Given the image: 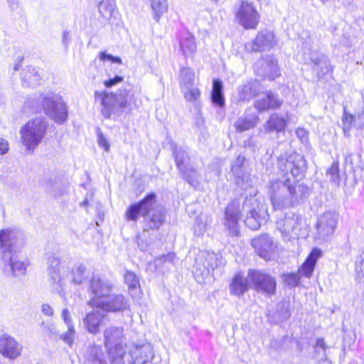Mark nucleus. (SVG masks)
Returning a JSON list of instances; mask_svg holds the SVG:
<instances>
[{
    "label": "nucleus",
    "instance_id": "f257e3e1",
    "mask_svg": "<svg viewBox=\"0 0 364 364\" xmlns=\"http://www.w3.org/2000/svg\"><path fill=\"white\" fill-rule=\"evenodd\" d=\"M278 166L284 178H272L268 185V195L274 210L294 207L309 196V188L303 183L291 182L288 174L301 179L306 171V161L297 153L285 154L278 160Z\"/></svg>",
    "mask_w": 364,
    "mask_h": 364
},
{
    "label": "nucleus",
    "instance_id": "f03ea898",
    "mask_svg": "<svg viewBox=\"0 0 364 364\" xmlns=\"http://www.w3.org/2000/svg\"><path fill=\"white\" fill-rule=\"evenodd\" d=\"M25 243V236L18 229L6 228L0 231V257L4 262L6 271L11 272L13 276L26 273L27 264L18 256Z\"/></svg>",
    "mask_w": 364,
    "mask_h": 364
},
{
    "label": "nucleus",
    "instance_id": "7ed1b4c3",
    "mask_svg": "<svg viewBox=\"0 0 364 364\" xmlns=\"http://www.w3.org/2000/svg\"><path fill=\"white\" fill-rule=\"evenodd\" d=\"M139 216L144 218V231L158 230L164 223L165 213L156 205L155 193H150L138 203L130 205L125 213L127 220L136 222Z\"/></svg>",
    "mask_w": 364,
    "mask_h": 364
},
{
    "label": "nucleus",
    "instance_id": "20e7f679",
    "mask_svg": "<svg viewBox=\"0 0 364 364\" xmlns=\"http://www.w3.org/2000/svg\"><path fill=\"white\" fill-rule=\"evenodd\" d=\"M95 101L101 105V112L104 117L116 120L125 111L136 106L134 92L128 89L119 90L116 93L95 92Z\"/></svg>",
    "mask_w": 364,
    "mask_h": 364
},
{
    "label": "nucleus",
    "instance_id": "39448f33",
    "mask_svg": "<svg viewBox=\"0 0 364 364\" xmlns=\"http://www.w3.org/2000/svg\"><path fill=\"white\" fill-rule=\"evenodd\" d=\"M105 346L112 364H124L126 353L124 328L114 326L107 327L104 331Z\"/></svg>",
    "mask_w": 364,
    "mask_h": 364
},
{
    "label": "nucleus",
    "instance_id": "423d86ee",
    "mask_svg": "<svg viewBox=\"0 0 364 364\" xmlns=\"http://www.w3.org/2000/svg\"><path fill=\"white\" fill-rule=\"evenodd\" d=\"M44 112L58 124L63 123L68 117V107L58 94L46 92L38 97Z\"/></svg>",
    "mask_w": 364,
    "mask_h": 364
},
{
    "label": "nucleus",
    "instance_id": "0eeeda50",
    "mask_svg": "<svg viewBox=\"0 0 364 364\" xmlns=\"http://www.w3.org/2000/svg\"><path fill=\"white\" fill-rule=\"evenodd\" d=\"M276 225L285 241L296 240L306 235L302 217L294 212L286 213L283 217L277 220Z\"/></svg>",
    "mask_w": 364,
    "mask_h": 364
},
{
    "label": "nucleus",
    "instance_id": "6e6552de",
    "mask_svg": "<svg viewBox=\"0 0 364 364\" xmlns=\"http://www.w3.org/2000/svg\"><path fill=\"white\" fill-rule=\"evenodd\" d=\"M47 125L43 118L36 117L28 122L20 130L22 143L28 151H33L46 134Z\"/></svg>",
    "mask_w": 364,
    "mask_h": 364
},
{
    "label": "nucleus",
    "instance_id": "1a4fd4ad",
    "mask_svg": "<svg viewBox=\"0 0 364 364\" xmlns=\"http://www.w3.org/2000/svg\"><path fill=\"white\" fill-rule=\"evenodd\" d=\"M223 264L221 257L214 252H200L195 259L193 274L199 283H203L215 268Z\"/></svg>",
    "mask_w": 364,
    "mask_h": 364
},
{
    "label": "nucleus",
    "instance_id": "9d476101",
    "mask_svg": "<svg viewBox=\"0 0 364 364\" xmlns=\"http://www.w3.org/2000/svg\"><path fill=\"white\" fill-rule=\"evenodd\" d=\"M248 278L252 287L257 292H261L267 296H272L276 292L277 281L275 277L264 272L250 269Z\"/></svg>",
    "mask_w": 364,
    "mask_h": 364
},
{
    "label": "nucleus",
    "instance_id": "9b49d317",
    "mask_svg": "<svg viewBox=\"0 0 364 364\" xmlns=\"http://www.w3.org/2000/svg\"><path fill=\"white\" fill-rule=\"evenodd\" d=\"M235 17L241 26L246 29L257 27L259 16L253 4L246 0L240 1L235 11Z\"/></svg>",
    "mask_w": 364,
    "mask_h": 364
},
{
    "label": "nucleus",
    "instance_id": "f8f14e48",
    "mask_svg": "<svg viewBox=\"0 0 364 364\" xmlns=\"http://www.w3.org/2000/svg\"><path fill=\"white\" fill-rule=\"evenodd\" d=\"M92 306L107 312H122L129 309L128 299L122 294H113L105 299H95Z\"/></svg>",
    "mask_w": 364,
    "mask_h": 364
},
{
    "label": "nucleus",
    "instance_id": "ddd939ff",
    "mask_svg": "<svg viewBox=\"0 0 364 364\" xmlns=\"http://www.w3.org/2000/svg\"><path fill=\"white\" fill-rule=\"evenodd\" d=\"M113 289L112 283L99 275H92L89 283V291L92 295L90 304L95 299H105L110 295Z\"/></svg>",
    "mask_w": 364,
    "mask_h": 364
},
{
    "label": "nucleus",
    "instance_id": "4468645a",
    "mask_svg": "<svg viewBox=\"0 0 364 364\" xmlns=\"http://www.w3.org/2000/svg\"><path fill=\"white\" fill-rule=\"evenodd\" d=\"M338 215L336 212L328 211L322 214L317 222V234L321 239H326L334 233Z\"/></svg>",
    "mask_w": 364,
    "mask_h": 364
},
{
    "label": "nucleus",
    "instance_id": "2eb2a0df",
    "mask_svg": "<svg viewBox=\"0 0 364 364\" xmlns=\"http://www.w3.org/2000/svg\"><path fill=\"white\" fill-rule=\"evenodd\" d=\"M240 205L237 201H232L226 208L225 213V225L230 235L237 236L239 234L238 221L241 218Z\"/></svg>",
    "mask_w": 364,
    "mask_h": 364
},
{
    "label": "nucleus",
    "instance_id": "dca6fc26",
    "mask_svg": "<svg viewBox=\"0 0 364 364\" xmlns=\"http://www.w3.org/2000/svg\"><path fill=\"white\" fill-rule=\"evenodd\" d=\"M231 171L235 177L236 183L242 188L249 185L250 173L246 164L245 157L238 156L232 165Z\"/></svg>",
    "mask_w": 364,
    "mask_h": 364
},
{
    "label": "nucleus",
    "instance_id": "f3484780",
    "mask_svg": "<svg viewBox=\"0 0 364 364\" xmlns=\"http://www.w3.org/2000/svg\"><path fill=\"white\" fill-rule=\"evenodd\" d=\"M255 69L259 75L269 80H274L280 75L277 61L272 56H266L264 59L257 62Z\"/></svg>",
    "mask_w": 364,
    "mask_h": 364
},
{
    "label": "nucleus",
    "instance_id": "a211bd4d",
    "mask_svg": "<svg viewBox=\"0 0 364 364\" xmlns=\"http://www.w3.org/2000/svg\"><path fill=\"white\" fill-rule=\"evenodd\" d=\"M252 245L257 254L266 260L270 259L272 253L276 248L272 238L268 235H262L254 238L252 240Z\"/></svg>",
    "mask_w": 364,
    "mask_h": 364
},
{
    "label": "nucleus",
    "instance_id": "6ab92c4d",
    "mask_svg": "<svg viewBox=\"0 0 364 364\" xmlns=\"http://www.w3.org/2000/svg\"><path fill=\"white\" fill-rule=\"evenodd\" d=\"M22 346L8 334L0 336V353L6 358L16 359L21 353Z\"/></svg>",
    "mask_w": 364,
    "mask_h": 364
},
{
    "label": "nucleus",
    "instance_id": "aec40b11",
    "mask_svg": "<svg viewBox=\"0 0 364 364\" xmlns=\"http://www.w3.org/2000/svg\"><path fill=\"white\" fill-rule=\"evenodd\" d=\"M275 44V38L272 32L263 31L259 32L251 44L247 45L253 51H263L270 49Z\"/></svg>",
    "mask_w": 364,
    "mask_h": 364
},
{
    "label": "nucleus",
    "instance_id": "412c9836",
    "mask_svg": "<svg viewBox=\"0 0 364 364\" xmlns=\"http://www.w3.org/2000/svg\"><path fill=\"white\" fill-rule=\"evenodd\" d=\"M132 361L130 364H146L154 357L153 347L150 343L136 346L129 353Z\"/></svg>",
    "mask_w": 364,
    "mask_h": 364
},
{
    "label": "nucleus",
    "instance_id": "4be33fe9",
    "mask_svg": "<svg viewBox=\"0 0 364 364\" xmlns=\"http://www.w3.org/2000/svg\"><path fill=\"white\" fill-rule=\"evenodd\" d=\"M250 283L248 275L245 277L241 273L235 274L230 282V294L237 297L242 296L249 290Z\"/></svg>",
    "mask_w": 364,
    "mask_h": 364
},
{
    "label": "nucleus",
    "instance_id": "5701e85b",
    "mask_svg": "<svg viewBox=\"0 0 364 364\" xmlns=\"http://www.w3.org/2000/svg\"><path fill=\"white\" fill-rule=\"evenodd\" d=\"M105 318V315L103 313L99 311H94L85 315L82 318V323L85 328L90 333L96 335L100 332V327Z\"/></svg>",
    "mask_w": 364,
    "mask_h": 364
},
{
    "label": "nucleus",
    "instance_id": "b1692460",
    "mask_svg": "<svg viewBox=\"0 0 364 364\" xmlns=\"http://www.w3.org/2000/svg\"><path fill=\"white\" fill-rule=\"evenodd\" d=\"M247 215L245 220V225L252 230H258L261 224L266 220L267 216V210L259 208H253L247 210Z\"/></svg>",
    "mask_w": 364,
    "mask_h": 364
},
{
    "label": "nucleus",
    "instance_id": "393cba45",
    "mask_svg": "<svg viewBox=\"0 0 364 364\" xmlns=\"http://www.w3.org/2000/svg\"><path fill=\"white\" fill-rule=\"evenodd\" d=\"M282 101L279 100L276 95L272 92H266L265 95L257 100L255 107L259 111L262 112L269 109H276L282 105Z\"/></svg>",
    "mask_w": 364,
    "mask_h": 364
},
{
    "label": "nucleus",
    "instance_id": "a878e982",
    "mask_svg": "<svg viewBox=\"0 0 364 364\" xmlns=\"http://www.w3.org/2000/svg\"><path fill=\"white\" fill-rule=\"evenodd\" d=\"M262 89V85L258 81L248 82L239 88V98L241 100H249L259 95Z\"/></svg>",
    "mask_w": 364,
    "mask_h": 364
},
{
    "label": "nucleus",
    "instance_id": "bb28decb",
    "mask_svg": "<svg viewBox=\"0 0 364 364\" xmlns=\"http://www.w3.org/2000/svg\"><path fill=\"white\" fill-rule=\"evenodd\" d=\"M85 359L90 364H107L105 355L101 346H89L85 351Z\"/></svg>",
    "mask_w": 364,
    "mask_h": 364
},
{
    "label": "nucleus",
    "instance_id": "cd10ccee",
    "mask_svg": "<svg viewBox=\"0 0 364 364\" xmlns=\"http://www.w3.org/2000/svg\"><path fill=\"white\" fill-rule=\"evenodd\" d=\"M22 84L26 87L35 86L41 80L40 72L33 66H27L21 73Z\"/></svg>",
    "mask_w": 364,
    "mask_h": 364
},
{
    "label": "nucleus",
    "instance_id": "c85d7f7f",
    "mask_svg": "<svg viewBox=\"0 0 364 364\" xmlns=\"http://www.w3.org/2000/svg\"><path fill=\"white\" fill-rule=\"evenodd\" d=\"M321 255V252L318 249H314L302 264L301 267L299 269V274L301 276L310 277L314 269L316 261Z\"/></svg>",
    "mask_w": 364,
    "mask_h": 364
},
{
    "label": "nucleus",
    "instance_id": "c756f323",
    "mask_svg": "<svg viewBox=\"0 0 364 364\" xmlns=\"http://www.w3.org/2000/svg\"><path fill=\"white\" fill-rule=\"evenodd\" d=\"M211 101L215 105L219 107H223L225 105L223 84L219 79H214L213 81Z\"/></svg>",
    "mask_w": 364,
    "mask_h": 364
},
{
    "label": "nucleus",
    "instance_id": "7c9ffc66",
    "mask_svg": "<svg viewBox=\"0 0 364 364\" xmlns=\"http://www.w3.org/2000/svg\"><path fill=\"white\" fill-rule=\"evenodd\" d=\"M60 260L58 257L50 256L48 258V273L50 279L54 284H58L61 287V276L59 270Z\"/></svg>",
    "mask_w": 364,
    "mask_h": 364
},
{
    "label": "nucleus",
    "instance_id": "2f4dec72",
    "mask_svg": "<svg viewBox=\"0 0 364 364\" xmlns=\"http://www.w3.org/2000/svg\"><path fill=\"white\" fill-rule=\"evenodd\" d=\"M266 132H282L286 127V120L277 114H272L264 124Z\"/></svg>",
    "mask_w": 364,
    "mask_h": 364
},
{
    "label": "nucleus",
    "instance_id": "473e14b6",
    "mask_svg": "<svg viewBox=\"0 0 364 364\" xmlns=\"http://www.w3.org/2000/svg\"><path fill=\"white\" fill-rule=\"evenodd\" d=\"M311 63L314 64L313 69L317 72L318 75L320 73H323L324 71H328L329 67V62L324 55L313 53L310 57Z\"/></svg>",
    "mask_w": 364,
    "mask_h": 364
},
{
    "label": "nucleus",
    "instance_id": "72a5a7b5",
    "mask_svg": "<svg viewBox=\"0 0 364 364\" xmlns=\"http://www.w3.org/2000/svg\"><path fill=\"white\" fill-rule=\"evenodd\" d=\"M183 178H185L190 186L196 189L199 188L201 177L195 168L191 166H186L185 169H183Z\"/></svg>",
    "mask_w": 364,
    "mask_h": 364
},
{
    "label": "nucleus",
    "instance_id": "f704fd0d",
    "mask_svg": "<svg viewBox=\"0 0 364 364\" xmlns=\"http://www.w3.org/2000/svg\"><path fill=\"white\" fill-rule=\"evenodd\" d=\"M71 276L73 283L81 284L88 277V274L83 264H77L71 269Z\"/></svg>",
    "mask_w": 364,
    "mask_h": 364
},
{
    "label": "nucleus",
    "instance_id": "c9c22d12",
    "mask_svg": "<svg viewBox=\"0 0 364 364\" xmlns=\"http://www.w3.org/2000/svg\"><path fill=\"white\" fill-rule=\"evenodd\" d=\"M115 9L114 0H100L98 3V10L100 15L105 19H109Z\"/></svg>",
    "mask_w": 364,
    "mask_h": 364
},
{
    "label": "nucleus",
    "instance_id": "e433bc0d",
    "mask_svg": "<svg viewBox=\"0 0 364 364\" xmlns=\"http://www.w3.org/2000/svg\"><path fill=\"white\" fill-rule=\"evenodd\" d=\"M124 282L128 286L130 293L136 294L140 289L139 279L136 274L132 271L127 270L124 274Z\"/></svg>",
    "mask_w": 364,
    "mask_h": 364
},
{
    "label": "nucleus",
    "instance_id": "4c0bfd02",
    "mask_svg": "<svg viewBox=\"0 0 364 364\" xmlns=\"http://www.w3.org/2000/svg\"><path fill=\"white\" fill-rule=\"evenodd\" d=\"M194 37L189 32L183 33V55H193L196 51Z\"/></svg>",
    "mask_w": 364,
    "mask_h": 364
},
{
    "label": "nucleus",
    "instance_id": "58836bf2",
    "mask_svg": "<svg viewBox=\"0 0 364 364\" xmlns=\"http://www.w3.org/2000/svg\"><path fill=\"white\" fill-rule=\"evenodd\" d=\"M151 8L154 13V18L156 21H159L161 15L167 11V0H151Z\"/></svg>",
    "mask_w": 364,
    "mask_h": 364
},
{
    "label": "nucleus",
    "instance_id": "ea45409f",
    "mask_svg": "<svg viewBox=\"0 0 364 364\" xmlns=\"http://www.w3.org/2000/svg\"><path fill=\"white\" fill-rule=\"evenodd\" d=\"M326 346L323 338H318L315 346L316 354H321V358L318 359L316 364H331V361L326 355Z\"/></svg>",
    "mask_w": 364,
    "mask_h": 364
},
{
    "label": "nucleus",
    "instance_id": "a19ab883",
    "mask_svg": "<svg viewBox=\"0 0 364 364\" xmlns=\"http://www.w3.org/2000/svg\"><path fill=\"white\" fill-rule=\"evenodd\" d=\"M326 176L329 178L331 183L336 186H338L340 182L338 164L333 163L332 166L328 169Z\"/></svg>",
    "mask_w": 364,
    "mask_h": 364
},
{
    "label": "nucleus",
    "instance_id": "79ce46f5",
    "mask_svg": "<svg viewBox=\"0 0 364 364\" xmlns=\"http://www.w3.org/2000/svg\"><path fill=\"white\" fill-rule=\"evenodd\" d=\"M255 125V124L252 120L245 118H240L235 123L236 129L241 132L253 128Z\"/></svg>",
    "mask_w": 364,
    "mask_h": 364
},
{
    "label": "nucleus",
    "instance_id": "37998d69",
    "mask_svg": "<svg viewBox=\"0 0 364 364\" xmlns=\"http://www.w3.org/2000/svg\"><path fill=\"white\" fill-rule=\"evenodd\" d=\"M68 330L66 332L60 336V338L70 347L73 346L74 338L75 336V326H67Z\"/></svg>",
    "mask_w": 364,
    "mask_h": 364
},
{
    "label": "nucleus",
    "instance_id": "c03bdc74",
    "mask_svg": "<svg viewBox=\"0 0 364 364\" xmlns=\"http://www.w3.org/2000/svg\"><path fill=\"white\" fill-rule=\"evenodd\" d=\"M284 282L290 287H294L299 284V276L295 273L284 275Z\"/></svg>",
    "mask_w": 364,
    "mask_h": 364
},
{
    "label": "nucleus",
    "instance_id": "a18cd8bd",
    "mask_svg": "<svg viewBox=\"0 0 364 364\" xmlns=\"http://www.w3.org/2000/svg\"><path fill=\"white\" fill-rule=\"evenodd\" d=\"M200 90L198 88H193L188 92H186V94L185 95V98L188 101L196 102L200 97Z\"/></svg>",
    "mask_w": 364,
    "mask_h": 364
},
{
    "label": "nucleus",
    "instance_id": "49530a36",
    "mask_svg": "<svg viewBox=\"0 0 364 364\" xmlns=\"http://www.w3.org/2000/svg\"><path fill=\"white\" fill-rule=\"evenodd\" d=\"M58 184L56 180L53 181L51 179L47 183L48 191L52 193L54 196H58L60 193V191L58 188Z\"/></svg>",
    "mask_w": 364,
    "mask_h": 364
},
{
    "label": "nucleus",
    "instance_id": "de8ad7c7",
    "mask_svg": "<svg viewBox=\"0 0 364 364\" xmlns=\"http://www.w3.org/2000/svg\"><path fill=\"white\" fill-rule=\"evenodd\" d=\"M123 81V77L119 75H115L112 78H109L107 80H105L104 82V85L106 87L109 88L112 87L114 85H117L118 83H120Z\"/></svg>",
    "mask_w": 364,
    "mask_h": 364
},
{
    "label": "nucleus",
    "instance_id": "09e8293b",
    "mask_svg": "<svg viewBox=\"0 0 364 364\" xmlns=\"http://www.w3.org/2000/svg\"><path fill=\"white\" fill-rule=\"evenodd\" d=\"M61 316L63 319L65 324L67 326H74L73 321H72V318L70 314V312L67 308H65L62 310Z\"/></svg>",
    "mask_w": 364,
    "mask_h": 364
},
{
    "label": "nucleus",
    "instance_id": "8fccbe9b",
    "mask_svg": "<svg viewBox=\"0 0 364 364\" xmlns=\"http://www.w3.org/2000/svg\"><path fill=\"white\" fill-rule=\"evenodd\" d=\"M97 141L99 146L103 148L105 151H109V144L106 139L105 136L101 132L98 134Z\"/></svg>",
    "mask_w": 364,
    "mask_h": 364
},
{
    "label": "nucleus",
    "instance_id": "3c124183",
    "mask_svg": "<svg viewBox=\"0 0 364 364\" xmlns=\"http://www.w3.org/2000/svg\"><path fill=\"white\" fill-rule=\"evenodd\" d=\"M41 311L44 315L48 316H51L53 315V309L52 306L48 304H42Z\"/></svg>",
    "mask_w": 364,
    "mask_h": 364
},
{
    "label": "nucleus",
    "instance_id": "603ef678",
    "mask_svg": "<svg viewBox=\"0 0 364 364\" xmlns=\"http://www.w3.org/2000/svg\"><path fill=\"white\" fill-rule=\"evenodd\" d=\"M70 36L69 35V32L68 31H64L63 32V36H62V43L64 46L65 49H68V45L70 42Z\"/></svg>",
    "mask_w": 364,
    "mask_h": 364
},
{
    "label": "nucleus",
    "instance_id": "864d4df0",
    "mask_svg": "<svg viewBox=\"0 0 364 364\" xmlns=\"http://www.w3.org/2000/svg\"><path fill=\"white\" fill-rule=\"evenodd\" d=\"M6 2L11 11H16L20 7V0H6Z\"/></svg>",
    "mask_w": 364,
    "mask_h": 364
},
{
    "label": "nucleus",
    "instance_id": "5fc2aeb1",
    "mask_svg": "<svg viewBox=\"0 0 364 364\" xmlns=\"http://www.w3.org/2000/svg\"><path fill=\"white\" fill-rule=\"evenodd\" d=\"M8 150H9L8 142L4 139H0V155L6 154Z\"/></svg>",
    "mask_w": 364,
    "mask_h": 364
},
{
    "label": "nucleus",
    "instance_id": "6e6d98bb",
    "mask_svg": "<svg viewBox=\"0 0 364 364\" xmlns=\"http://www.w3.org/2000/svg\"><path fill=\"white\" fill-rule=\"evenodd\" d=\"M185 73L186 76L187 81L188 82H193L195 78V73L194 72L189 68L184 69L183 68V74Z\"/></svg>",
    "mask_w": 364,
    "mask_h": 364
},
{
    "label": "nucleus",
    "instance_id": "4d7b16f0",
    "mask_svg": "<svg viewBox=\"0 0 364 364\" xmlns=\"http://www.w3.org/2000/svg\"><path fill=\"white\" fill-rule=\"evenodd\" d=\"M296 134L301 141H304L307 139L308 132L304 129L299 128L296 130Z\"/></svg>",
    "mask_w": 364,
    "mask_h": 364
},
{
    "label": "nucleus",
    "instance_id": "13d9d810",
    "mask_svg": "<svg viewBox=\"0 0 364 364\" xmlns=\"http://www.w3.org/2000/svg\"><path fill=\"white\" fill-rule=\"evenodd\" d=\"M355 270L358 274H361L364 277V259H360L357 262L355 265Z\"/></svg>",
    "mask_w": 364,
    "mask_h": 364
},
{
    "label": "nucleus",
    "instance_id": "bf43d9fd",
    "mask_svg": "<svg viewBox=\"0 0 364 364\" xmlns=\"http://www.w3.org/2000/svg\"><path fill=\"white\" fill-rule=\"evenodd\" d=\"M353 119H354V117L353 115L345 114V116L343 117V119L345 129L350 127V125L352 123V122L353 121Z\"/></svg>",
    "mask_w": 364,
    "mask_h": 364
},
{
    "label": "nucleus",
    "instance_id": "052dcab7",
    "mask_svg": "<svg viewBox=\"0 0 364 364\" xmlns=\"http://www.w3.org/2000/svg\"><path fill=\"white\" fill-rule=\"evenodd\" d=\"M112 55L111 54H108L105 52H101L100 53V59L102 61L109 60L111 61Z\"/></svg>",
    "mask_w": 364,
    "mask_h": 364
},
{
    "label": "nucleus",
    "instance_id": "680f3d73",
    "mask_svg": "<svg viewBox=\"0 0 364 364\" xmlns=\"http://www.w3.org/2000/svg\"><path fill=\"white\" fill-rule=\"evenodd\" d=\"M137 243H138V246L142 250V251H146V248H147V246H148V244L146 241L143 240H140L138 238V241H137Z\"/></svg>",
    "mask_w": 364,
    "mask_h": 364
},
{
    "label": "nucleus",
    "instance_id": "e2e57ef3",
    "mask_svg": "<svg viewBox=\"0 0 364 364\" xmlns=\"http://www.w3.org/2000/svg\"><path fill=\"white\" fill-rule=\"evenodd\" d=\"M173 156L175 157L176 166H177L178 170L181 171V166L182 165V159L180 158V156L178 154H176L175 151L173 152Z\"/></svg>",
    "mask_w": 364,
    "mask_h": 364
},
{
    "label": "nucleus",
    "instance_id": "0e129e2a",
    "mask_svg": "<svg viewBox=\"0 0 364 364\" xmlns=\"http://www.w3.org/2000/svg\"><path fill=\"white\" fill-rule=\"evenodd\" d=\"M111 62L114 63H118V64H122V59L119 57L113 56V55L112 57Z\"/></svg>",
    "mask_w": 364,
    "mask_h": 364
},
{
    "label": "nucleus",
    "instance_id": "69168bd1",
    "mask_svg": "<svg viewBox=\"0 0 364 364\" xmlns=\"http://www.w3.org/2000/svg\"><path fill=\"white\" fill-rule=\"evenodd\" d=\"M172 257V255H165L161 257V259H163L164 262H166L168 259H171ZM161 259H159V261Z\"/></svg>",
    "mask_w": 364,
    "mask_h": 364
},
{
    "label": "nucleus",
    "instance_id": "338daca9",
    "mask_svg": "<svg viewBox=\"0 0 364 364\" xmlns=\"http://www.w3.org/2000/svg\"><path fill=\"white\" fill-rule=\"evenodd\" d=\"M49 331L51 334L55 333V331L54 328H49Z\"/></svg>",
    "mask_w": 364,
    "mask_h": 364
},
{
    "label": "nucleus",
    "instance_id": "774afa93",
    "mask_svg": "<svg viewBox=\"0 0 364 364\" xmlns=\"http://www.w3.org/2000/svg\"><path fill=\"white\" fill-rule=\"evenodd\" d=\"M19 66H20V63H17V64H16V65H15V66H14V70H15V71L18 70V69H19Z\"/></svg>",
    "mask_w": 364,
    "mask_h": 364
}]
</instances>
